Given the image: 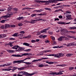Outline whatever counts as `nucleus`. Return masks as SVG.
Returning <instances> with one entry per match:
<instances>
[{
	"mask_svg": "<svg viewBox=\"0 0 76 76\" xmlns=\"http://www.w3.org/2000/svg\"><path fill=\"white\" fill-rule=\"evenodd\" d=\"M18 50H16L17 52H21V51H22L24 49L23 47H21L19 46V47L18 48Z\"/></svg>",
	"mask_w": 76,
	"mask_h": 76,
	"instance_id": "nucleus-5",
	"label": "nucleus"
},
{
	"mask_svg": "<svg viewBox=\"0 0 76 76\" xmlns=\"http://www.w3.org/2000/svg\"><path fill=\"white\" fill-rule=\"evenodd\" d=\"M19 46L17 45L14 46L13 47H12L11 48L15 50H18V48H19Z\"/></svg>",
	"mask_w": 76,
	"mask_h": 76,
	"instance_id": "nucleus-8",
	"label": "nucleus"
},
{
	"mask_svg": "<svg viewBox=\"0 0 76 76\" xmlns=\"http://www.w3.org/2000/svg\"><path fill=\"white\" fill-rule=\"evenodd\" d=\"M30 53H25L23 54H22L21 55L19 54H12L11 56L12 57H23V56H28V55H29Z\"/></svg>",
	"mask_w": 76,
	"mask_h": 76,
	"instance_id": "nucleus-2",
	"label": "nucleus"
},
{
	"mask_svg": "<svg viewBox=\"0 0 76 76\" xmlns=\"http://www.w3.org/2000/svg\"><path fill=\"white\" fill-rule=\"evenodd\" d=\"M73 69H74V67L73 66L69 67V71H72V70H73Z\"/></svg>",
	"mask_w": 76,
	"mask_h": 76,
	"instance_id": "nucleus-12",
	"label": "nucleus"
},
{
	"mask_svg": "<svg viewBox=\"0 0 76 76\" xmlns=\"http://www.w3.org/2000/svg\"><path fill=\"white\" fill-rule=\"evenodd\" d=\"M5 66H7V64H5L4 65H0V67H5Z\"/></svg>",
	"mask_w": 76,
	"mask_h": 76,
	"instance_id": "nucleus-23",
	"label": "nucleus"
},
{
	"mask_svg": "<svg viewBox=\"0 0 76 76\" xmlns=\"http://www.w3.org/2000/svg\"><path fill=\"white\" fill-rule=\"evenodd\" d=\"M18 33H15L13 35V37H18Z\"/></svg>",
	"mask_w": 76,
	"mask_h": 76,
	"instance_id": "nucleus-29",
	"label": "nucleus"
},
{
	"mask_svg": "<svg viewBox=\"0 0 76 76\" xmlns=\"http://www.w3.org/2000/svg\"><path fill=\"white\" fill-rule=\"evenodd\" d=\"M50 75H61L60 72H52L51 73H50Z\"/></svg>",
	"mask_w": 76,
	"mask_h": 76,
	"instance_id": "nucleus-7",
	"label": "nucleus"
},
{
	"mask_svg": "<svg viewBox=\"0 0 76 76\" xmlns=\"http://www.w3.org/2000/svg\"><path fill=\"white\" fill-rule=\"evenodd\" d=\"M18 74L17 75V76H23V75H25V76H31L35 75V73L30 74L29 73L25 71H20L18 73Z\"/></svg>",
	"mask_w": 76,
	"mask_h": 76,
	"instance_id": "nucleus-1",
	"label": "nucleus"
},
{
	"mask_svg": "<svg viewBox=\"0 0 76 76\" xmlns=\"http://www.w3.org/2000/svg\"><path fill=\"white\" fill-rule=\"evenodd\" d=\"M71 15H66V17L67 18V19L68 18H69L70 17H71Z\"/></svg>",
	"mask_w": 76,
	"mask_h": 76,
	"instance_id": "nucleus-55",
	"label": "nucleus"
},
{
	"mask_svg": "<svg viewBox=\"0 0 76 76\" xmlns=\"http://www.w3.org/2000/svg\"><path fill=\"white\" fill-rule=\"evenodd\" d=\"M58 24H59L60 25H61L62 24H64L65 23H64V22H58Z\"/></svg>",
	"mask_w": 76,
	"mask_h": 76,
	"instance_id": "nucleus-24",
	"label": "nucleus"
},
{
	"mask_svg": "<svg viewBox=\"0 0 76 76\" xmlns=\"http://www.w3.org/2000/svg\"><path fill=\"white\" fill-rule=\"evenodd\" d=\"M12 68L13 66H10L8 68H4L3 69H2L1 70L2 71H10V70H12Z\"/></svg>",
	"mask_w": 76,
	"mask_h": 76,
	"instance_id": "nucleus-3",
	"label": "nucleus"
},
{
	"mask_svg": "<svg viewBox=\"0 0 76 76\" xmlns=\"http://www.w3.org/2000/svg\"><path fill=\"white\" fill-rule=\"evenodd\" d=\"M71 46H72V44L71 43H68L66 45V47H70Z\"/></svg>",
	"mask_w": 76,
	"mask_h": 76,
	"instance_id": "nucleus-34",
	"label": "nucleus"
},
{
	"mask_svg": "<svg viewBox=\"0 0 76 76\" xmlns=\"http://www.w3.org/2000/svg\"><path fill=\"white\" fill-rule=\"evenodd\" d=\"M25 59L23 60H20V63H26V62H23V61H25Z\"/></svg>",
	"mask_w": 76,
	"mask_h": 76,
	"instance_id": "nucleus-41",
	"label": "nucleus"
},
{
	"mask_svg": "<svg viewBox=\"0 0 76 76\" xmlns=\"http://www.w3.org/2000/svg\"><path fill=\"white\" fill-rule=\"evenodd\" d=\"M52 56H54L55 57H57V58H60V54L59 53L56 54H52Z\"/></svg>",
	"mask_w": 76,
	"mask_h": 76,
	"instance_id": "nucleus-6",
	"label": "nucleus"
},
{
	"mask_svg": "<svg viewBox=\"0 0 76 76\" xmlns=\"http://www.w3.org/2000/svg\"><path fill=\"white\" fill-rule=\"evenodd\" d=\"M39 21H40V20H42V21H44L45 22V21H46V20L45 19H38Z\"/></svg>",
	"mask_w": 76,
	"mask_h": 76,
	"instance_id": "nucleus-33",
	"label": "nucleus"
},
{
	"mask_svg": "<svg viewBox=\"0 0 76 76\" xmlns=\"http://www.w3.org/2000/svg\"><path fill=\"white\" fill-rule=\"evenodd\" d=\"M71 43V45H75L76 46V43H75V42Z\"/></svg>",
	"mask_w": 76,
	"mask_h": 76,
	"instance_id": "nucleus-42",
	"label": "nucleus"
},
{
	"mask_svg": "<svg viewBox=\"0 0 76 76\" xmlns=\"http://www.w3.org/2000/svg\"><path fill=\"white\" fill-rule=\"evenodd\" d=\"M35 12H42V11H43V10L42 9H41L39 10H36L35 11Z\"/></svg>",
	"mask_w": 76,
	"mask_h": 76,
	"instance_id": "nucleus-32",
	"label": "nucleus"
},
{
	"mask_svg": "<svg viewBox=\"0 0 76 76\" xmlns=\"http://www.w3.org/2000/svg\"><path fill=\"white\" fill-rule=\"evenodd\" d=\"M24 22H26V23H30V21H27L26 20H25L24 21Z\"/></svg>",
	"mask_w": 76,
	"mask_h": 76,
	"instance_id": "nucleus-54",
	"label": "nucleus"
},
{
	"mask_svg": "<svg viewBox=\"0 0 76 76\" xmlns=\"http://www.w3.org/2000/svg\"><path fill=\"white\" fill-rule=\"evenodd\" d=\"M0 28H1V29H5L4 26L3 25L1 26L0 27Z\"/></svg>",
	"mask_w": 76,
	"mask_h": 76,
	"instance_id": "nucleus-30",
	"label": "nucleus"
},
{
	"mask_svg": "<svg viewBox=\"0 0 76 76\" xmlns=\"http://www.w3.org/2000/svg\"><path fill=\"white\" fill-rule=\"evenodd\" d=\"M31 41L32 43H34V42H36V41L34 40H32Z\"/></svg>",
	"mask_w": 76,
	"mask_h": 76,
	"instance_id": "nucleus-52",
	"label": "nucleus"
},
{
	"mask_svg": "<svg viewBox=\"0 0 76 76\" xmlns=\"http://www.w3.org/2000/svg\"><path fill=\"white\" fill-rule=\"evenodd\" d=\"M57 66L59 67H64V66H66V65L65 64H62L61 65H57Z\"/></svg>",
	"mask_w": 76,
	"mask_h": 76,
	"instance_id": "nucleus-15",
	"label": "nucleus"
},
{
	"mask_svg": "<svg viewBox=\"0 0 76 76\" xmlns=\"http://www.w3.org/2000/svg\"><path fill=\"white\" fill-rule=\"evenodd\" d=\"M12 72H14V71H15V70H16V67H13L12 66Z\"/></svg>",
	"mask_w": 76,
	"mask_h": 76,
	"instance_id": "nucleus-37",
	"label": "nucleus"
},
{
	"mask_svg": "<svg viewBox=\"0 0 76 76\" xmlns=\"http://www.w3.org/2000/svg\"><path fill=\"white\" fill-rule=\"evenodd\" d=\"M31 38V36L30 35H28L27 36V38L28 39Z\"/></svg>",
	"mask_w": 76,
	"mask_h": 76,
	"instance_id": "nucleus-49",
	"label": "nucleus"
},
{
	"mask_svg": "<svg viewBox=\"0 0 76 76\" xmlns=\"http://www.w3.org/2000/svg\"><path fill=\"white\" fill-rule=\"evenodd\" d=\"M11 9L12 8L10 7H9L7 9V11H8V12H10V11H11Z\"/></svg>",
	"mask_w": 76,
	"mask_h": 76,
	"instance_id": "nucleus-44",
	"label": "nucleus"
},
{
	"mask_svg": "<svg viewBox=\"0 0 76 76\" xmlns=\"http://www.w3.org/2000/svg\"><path fill=\"white\" fill-rule=\"evenodd\" d=\"M50 38H51L52 39V40H55V37H53V36H51L50 37Z\"/></svg>",
	"mask_w": 76,
	"mask_h": 76,
	"instance_id": "nucleus-50",
	"label": "nucleus"
},
{
	"mask_svg": "<svg viewBox=\"0 0 76 76\" xmlns=\"http://www.w3.org/2000/svg\"><path fill=\"white\" fill-rule=\"evenodd\" d=\"M13 15L12 13H10V14H7L6 15V16H7V18H9V17H10L11 16H12Z\"/></svg>",
	"mask_w": 76,
	"mask_h": 76,
	"instance_id": "nucleus-14",
	"label": "nucleus"
},
{
	"mask_svg": "<svg viewBox=\"0 0 76 76\" xmlns=\"http://www.w3.org/2000/svg\"><path fill=\"white\" fill-rule=\"evenodd\" d=\"M47 1H39V3H47Z\"/></svg>",
	"mask_w": 76,
	"mask_h": 76,
	"instance_id": "nucleus-27",
	"label": "nucleus"
},
{
	"mask_svg": "<svg viewBox=\"0 0 76 76\" xmlns=\"http://www.w3.org/2000/svg\"><path fill=\"white\" fill-rule=\"evenodd\" d=\"M7 20H4L1 21V23H4Z\"/></svg>",
	"mask_w": 76,
	"mask_h": 76,
	"instance_id": "nucleus-40",
	"label": "nucleus"
},
{
	"mask_svg": "<svg viewBox=\"0 0 76 76\" xmlns=\"http://www.w3.org/2000/svg\"><path fill=\"white\" fill-rule=\"evenodd\" d=\"M7 64V66H10V65H12V63H9Z\"/></svg>",
	"mask_w": 76,
	"mask_h": 76,
	"instance_id": "nucleus-63",
	"label": "nucleus"
},
{
	"mask_svg": "<svg viewBox=\"0 0 76 76\" xmlns=\"http://www.w3.org/2000/svg\"><path fill=\"white\" fill-rule=\"evenodd\" d=\"M64 72V71H61L59 72H58L57 73H59L61 74L60 75H61L62 74H63V73L61 72Z\"/></svg>",
	"mask_w": 76,
	"mask_h": 76,
	"instance_id": "nucleus-45",
	"label": "nucleus"
},
{
	"mask_svg": "<svg viewBox=\"0 0 76 76\" xmlns=\"http://www.w3.org/2000/svg\"><path fill=\"white\" fill-rule=\"evenodd\" d=\"M20 34H25V32L24 31H21L20 32Z\"/></svg>",
	"mask_w": 76,
	"mask_h": 76,
	"instance_id": "nucleus-60",
	"label": "nucleus"
},
{
	"mask_svg": "<svg viewBox=\"0 0 76 76\" xmlns=\"http://www.w3.org/2000/svg\"><path fill=\"white\" fill-rule=\"evenodd\" d=\"M62 6H64V7H70V5H62Z\"/></svg>",
	"mask_w": 76,
	"mask_h": 76,
	"instance_id": "nucleus-46",
	"label": "nucleus"
},
{
	"mask_svg": "<svg viewBox=\"0 0 76 76\" xmlns=\"http://www.w3.org/2000/svg\"><path fill=\"white\" fill-rule=\"evenodd\" d=\"M18 25L19 26H22L23 25V24L22 23H19L18 24Z\"/></svg>",
	"mask_w": 76,
	"mask_h": 76,
	"instance_id": "nucleus-43",
	"label": "nucleus"
},
{
	"mask_svg": "<svg viewBox=\"0 0 76 76\" xmlns=\"http://www.w3.org/2000/svg\"><path fill=\"white\" fill-rule=\"evenodd\" d=\"M47 37V36L46 35H42L43 38H45V37Z\"/></svg>",
	"mask_w": 76,
	"mask_h": 76,
	"instance_id": "nucleus-64",
	"label": "nucleus"
},
{
	"mask_svg": "<svg viewBox=\"0 0 76 76\" xmlns=\"http://www.w3.org/2000/svg\"><path fill=\"white\" fill-rule=\"evenodd\" d=\"M45 10H51V9L49 8H47V7L45 8Z\"/></svg>",
	"mask_w": 76,
	"mask_h": 76,
	"instance_id": "nucleus-51",
	"label": "nucleus"
},
{
	"mask_svg": "<svg viewBox=\"0 0 76 76\" xmlns=\"http://www.w3.org/2000/svg\"><path fill=\"white\" fill-rule=\"evenodd\" d=\"M31 49H30L25 50H24L25 51H26V52H28V51H31Z\"/></svg>",
	"mask_w": 76,
	"mask_h": 76,
	"instance_id": "nucleus-47",
	"label": "nucleus"
},
{
	"mask_svg": "<svg viewBox=\"0 0 76 76\" xmlns=\"http://www.w3.org/2000/svg\"><path fill=\"white\" fill-rule=\"evenodd\" d=\"M69 29H76V26H72L70 27L69 28Z\"/></svg>",
	"mask_w": 76,
	"mask_h": 76,
	"instance_id": "nucleus-11",
	"label": "nucleus"
},
{
	"mask_svg": "<svg viewBox=\"0 0 76 76\" xmlns=\"http://www.w3.org/2000/svg\"><path fill=\"white\" fill-rule=\"evenodd\" d=\"M54 62H49V64H54Z\"/></svg>",
	"mask_w": 76,
	"mask_h": 76,
	"instance_id": "nucleus-62",
	"label": "nucleus"
},
{
	"mask_svg": "<svg viewBox=\"0 0 76 76\" xmlns=\"http://www.w3.org/2000/svg\"><path fill=\"white\" fill-rule=\"evenodd\" d=\"M0 18H4V19H7V17L6 16V15H3L0 17Z\"/></svg>",
	"mask_w": 76,
	"mask_h": 76,
	"instance_id": "nucleus-26",
	"label": "nucleus"
},
{
	"mask_svg": "<svg viewBox=\"0 0 76 76\" xmlns=\"http://www.w3.org/2000/svg\"><path fill=\"white\" fill-rule=\"evenodd\" d=\"M7 51L8 53H15V50H7Z\"/></svg>",
	"mask_w": 76,
	"mask_h": 76,
	"instance_id": "nucleus-9",
	"label": "nucleus"
},
{
	"mask_svg": "<svg viewBox=\"0 0 76 76\" xmlns=\"http://www.w3.org/2000/svg\"><path fill=\"white\" fill-rule=\"evenodd\" d=\"M67 37H68V38H75V37L74 36H70V35L66 36Z\"/></svg>",
	"mask_w": 76,
	"mask_h": 76,
	"instance_id": "nucleus-16",
	"label": "nucleus"
},
{
	"mask_svg": "<svg viewBox=\"0 0 76 76\" xmlns=\"http://www.w3.org/2000/svg\"><path fill=\"white\" fill-rule=\"evenodd\" d=\"M44 55L45 56H52V54H49V55H46V54H44Z\"/></svg>",
	"mask_w": 76,
	"mask_h": 76,
	"instance_id": "nucleus-56",
	"label": "nucleus"
},
{
	"mask_svg": "<svg viewBox=\"0 0 76 76\" xmlns=\"http://www.w3.org/2000/svg\"><path fill=\"white\" fill-rule=\"evenodd\" d=\"M59 54L60 57H63V56H64V54L63 53H59Z\"/></svg>",
	"mask_w": 76,
	"mask_h": 76,
	"instance_id": "nucleus-28",
	"label": "nucleus"
},
{
	"mask_svg": "<svg viewBox=\"0 0 76 76\" xmlns=\"http://www.w3.org/2000/svg\"><path fill=\"white\" fill-rule=\"evenodd\" d=\"M5 29H7V28H9L10 27V25L8 24H7L4 25Z\"/></svg>",
	"mask_w": 76,
	"mask_h": 76,
	"instance_id": "nucleus-13",
	"label": "nucleus"
},
{
	"mask_svg": "<svg viewBox=\"0 0 76 76\" xmlns=\"http://www.w3.org/2000/svg\"><path fill=\"white\" fill-rule=\"evenodd\" d=\"M13 44V43L12 42H10L8 43V44H7V45H10V47H13V45H12Z\"/></svg>",
	"mask_w": 76,
	"mask_h": 76,
	"instance_id": "nucleus-21",
	"label": "nucleus"
},
{
	"mask_svg": "<svg viewBox=\"0 0 76 76\" xmlns=\"http://www.w3.org/2000/svg\"><path fill=\"white\" fill-rule=\"evenodd\" d=\"M20 63V61H14L13 62V63L15 64V63Z\"/></svg>",
	"mask_w": 76,
	"mask_h": 76,
	"instance_id": "nucleus-20",
	"label": "nucleus"
},
{
	"mask_svg": "<svg viewBox=\"0 0 76 76\" xmlns=\"http://www.w3.org/2000/svg\"><path fill=\"white\" fill-rule=\"evenodd\" d=\"M23 45H26V46H29L30 44H29L27 43H23Z\"/></svg>",
	"mask_w": 76,
	"mask_h": 76,
	"instance_id": "nucleus-25",
	"label": "nucleus"
},
{
	"mask_svg": "<svg viewBox=\"0 0 76 76\" xmlns=\"http://www.w3.org/2000/svg\"><path fill=\"white\" fill-rule=\"evenodd\" d=\"M23 19V17H20L17 18V20H21V19Z\"/></svg>",
	"mask_w": 76,
	"mask_h": 76,
	"instance_id": "nucleus-19",
	"label": "nucleus"
},
{
	"mask_svg": "<svg viewBox=\"0 0 76 76\" xmlns=\"http://www.w3.org/2000/svg\"><path fill=\"white\" fill-rule=\"evenodd\" d=\"M61 35H64L66 33H68L69 32V31H67V30H66V29L63 28L61 29Z\"/></svg>",
	"mask_w": 76,
	"mask_h": 76,
	"instance_id": "nucleus-4",
	"label": "nucleus"
},
{
	"mask_svg": "<svg viewBox=\"0 0 76 76\" xmlns=\"http://www.w3.org/2000/svg\"><path fill=\"white\" fill-rule=\"evenodd\" d=\"M30 23H35L36 22H34V20H32L30 21Z\"/></svg>",
	"mask_w": 76,
	"mask_h": 76,
	"instance_id": "nucleus-31",
	"label": "nucleus"
},
{
	"mask_svg": "<svg viewBox=\"0 0 76 76\" xmlns=\"http://www.w3.org/2000/svg\"><path fill=\"white\" fill-rule=\"evenodd\" d=\"M73 55V54L72 53H68L66 54V56L67 57H71Z\"/></svg>",
	"mask_w": 76,
	"mask_h": 76,
	"instance_id": "nucleus-18",
	"label": "nucleus"
},
{
	"mask_svg": "<svg viewBox=\"0 0 76 76\" xmlns=\"http://www.w3.org/2000/svg\"><path fill=\"white\" fill-rule=\"evenodd\" d=\"M43 54H44V53L42 52H41L39 54L40 56L43 55Z\"/></svg>",
	"mask_w": 76,
	"mask_h": 76,
	"instance_id": "nucleus-61",
	"label": "nucleus"
},
{
	"mask_svg": "<svg viewBox=\"0 0 76 76\" xmlns=\"http://www.w3.org/2000/svg\"><path fill=\"white\" fill-rule=\"evenodd\" d=\"M47 32V31L46 29H44L41 31V33H46Z\"/></svg>",
	"mask_w": 76,
	"mask_h": 76,
	"instance_id": "nucleus-17",
	"label": "nucleus"
},
{
	"mask_svg": "<svg viewBox=\"0 0 76 76\" xmlns=\"http://www.w3.org/2000/svg\"><path fill=\"white\" fill-rule=\"evenodd\" d=\"M63 39H64V37H63V36L60 37L58 39V41H62Z\"/></svg>",
	"mask_w": 76,
	"mask_h": 76,
	"instance_id": "nucleus-10",
	"label": "nucleus"
},
{
	"mask_svg": "<svg viewBox=\"0 0 76 76\" xmlns=\"http://www.w3.org/2000/svg\"><path fill=\"white\" fill-rule=\"evenodd\" d=\"M63 37H64V39L65 38V40H66V41H67V40H69V38L65 36H63Z\"/></svg>",
	"mask_w": 76,
	"mask_h": 76,
	"instance_id": "nucleus-35",
	"label": "nucleus"
},
{
	"mask_svg": "<svg viewBox=\"0 0 76 76\" xmlns=\"http://www.w3.org/2000/svg\"><path fill=\"white\" fill-rule=\"evenodd\" d=\"M38 15L39 16H44V15H46V13H44V14H38Z\"/></svg>",
	"mask_w": 76,
	"mask_h": 76,
	"instance_id": "nucleus-39",
	"label": "nucleus"
},
{
	"mask_svg": "<svg viewBox=\"0 0 76 76\" xmlns=\"http://www.w3.org/2000/svg\"><path fill=\"white\" fill-rule=\"evenodd\" d=\"M24 67L21 68H19L18 69V70H24Z\"/></svg>",
	"mask_w": 76,
	"mask_h": 76,
	"instance_id": "nucleus-53",
	"label": "nucleus"
},
{
	"mask_svg": "<svg viewBox=\"0 0 76 76\" xmlns=\"http://www.w3.org/2000/svg\"><path fill=\"white\" fill-rule=\"evenodd\" d=\"M31 17H36L37 16V14H32L31 16Z\"/></svg>",
	"mask_w": 76,
	"mask_h": 76,
	"instance_id": "nucleus-36",
	"label": "nucleus"
},
{
	"mask_svg": "<svg viewBox=\"0 0 76 76\" xmlns=\"http://www.w3.org/2000/svg\"><path fill=\"white\" fill-rule=\"evenodd\" d=\"M39 67H44V65L43 64H40L39 65Z\"/></svg>",
	"mask_w": 76,
	"mask_h": 76,
	"instance_id": "nucleus-58",
	"label": "nucleus"
},
{
	"mask_svg": "<svg viewBox=\"0 0 76 76\" xmlns=\"http://www.w3.org/2000/svg\"><path fill=\"white\" fill-rule=\"evenodd\" d=\"M36 20H34V22H37V21H39L38 18H36Z\"/></svg>",
	"mask_w": 76,
	"mask_h": 76,
	"instance_id": "nucleus-48",
	"label": "nucleus"
},
{
	"mask_svg": "<svg viewBox=\"0 0 76 76\" xmlns=\"http://www.w3.org/2000/svg\"><path fill=\"white\" fill-rule=\"evenodd\" d=\"M51 43H53V44H56V42L55 41H52Z\"/></svg>",
	"mask_w": 76,
	"mask_h": 76,
	"instance_id": "nucleus-57",
	"label": "nucleus"
},
{
	"mask_svg": "<svg viewBox=\"0 0 76 76\" xmlns=\"http://www.w3.org/2000/svg\"><path fill=\"white\" fill-rule=\"evenodd\" d=\"M1 36L2 38H4L5 37H6V35L5 34H1Z\"/></svg>",
	"mask_w": 76,
	"mask_h": 76,
	"instance_id": "nucleus-38",
	"label": "nucleus"
},
{
	"mask_svg": "<svg viewBox=\"0 0 76 76\" xmlns=\"http://www.w3.org/2000/svg\"><path fill=\"white\" fill-rule=\"evenodd\" d=\"M25 64H28V65H29V64H32V63H30V62H26L25 63Z\"/></svg>",
	"mask_w": 76,
	"mask_h": 76,
	"instance_id": "nucleus-59",
	"label": "nucleus"
},
{
	"mask_svg": "<svg viewBox=\"0 0 76 76\" xmlns=\"http://www.w3.org/2000/svg\"><path fill=\"white\" fill-rule=\"evenodd\" d=\"M56 32H60V28L56 27Z\"/></svg>",
	"mask_w": 76,
	"mask_h": 76,
	"instance_id": "nucleus-22",
	"label": "nucleus"
}]
</instances>
